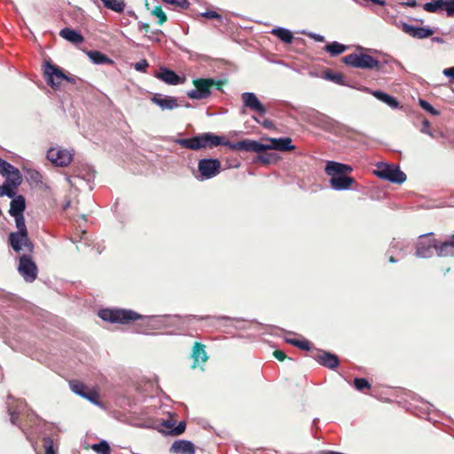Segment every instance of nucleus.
I'll return each instance as SVG.
<instances>
[{
    "instance_id": "nucleus-1",
    "label": "nucleus",
    "mask_w": 454,
    "mask_h": 454,
    "mask_svg": "<svg viewBox=\"0 0 454 454\" xmlns=\"http://www.w3.org/2000/svg\"><path fill=\"white\" fill-rule=\"evenodd\" d=\"M98 316L104 321L121 325L140 321L139 325H148L152 320L151 317L143 316L134 310L125 309H104L99 310Z\"/></svg>"
},
{
    "instance_id": "nucleus-2",
    "label": "nucleus",
    "mask_w": 454,
    "mask_h": 454,
    "mask_svg": "<svg viewBox=\"0 0 454 454\" xmlns=\"http://www.w3.org/2000/svg\"><path fill=\"white\" fill-rule=\"evenodd\" d=\"M325 170L328 176H332L330 184L335 190H347L355 183L353 177L346 176L352 171L349 165L328 161Z\"/></svg>"
},
{
    "instance_id": "nucleus-3",
    "label": "nucleus",
    "mask_w": 454,
    "mask_h": 454,
    "mask_svg": "<svg viewBox=\"0 0 454 454\" xmlns=\"http://www.w3.org/2000/svg\"><path fill=\"white\" fill-rule=\"evenodd\" d=\"M224 137L212 133H203L191 138L179 139L177 140V144L183 148L197 151L201 148H212L214 146L224 145Z\"/></svg>"
},
{
    "instance_id": "nucleus-4",
    "label": "nucleus",
    "mask_w": 454,
    "mask_h": 454,
    "mask_svg": "<svg viewBox=\"0 0 454 454\" xmlns=\"http://www.w3.org/2000/svg\"><path fill=\"white\" fill-rule=\"evenodd\" d=\"M341 60L345 65L354 68L380 70L382 67L379 60L365 53H351L343 57Z\"/></svg>"
},
{
    "instance_id": "nucleus-5",
    "label": "nucleus",
    "mask_w": 454,
    "mask_h": 454,
    "mask_svg": "<svg viewBox=\"0 0 454 454\" xmlns=\"http://www.w3.org/2000/svg\"><path fill=\"white\" fill-rule=\"evenodd\" d=\"M374 175L382 180L401 184L406 180V175L400 170L398 166L380 162L374 170Z\"/></svg>"
},
{
    "instance_id": "nucleus-6",
    "label": "nucleus",
    "mask_w": 454,
    "mask_h": 454,
    "mask_svg": "<svg viewBox=\"0 0 454 454\" xmlns=\"http://www.w3.org/2000/svg\"><path fill=\"white\" fill-rule=\"evenodd\" d=\"M439 240L436 239L433 233L421 235L416 245V255L427 258L433 255V250L437 253Z\"/></svg>"
},
{
    "instance_id": "nucleus-7",
    "label": "nucleus",
    "mask_w": 454,
    "mask_h": 454,
    "mask_svg": "<svg viewBox=\"0 0 454 454\" xmlns=\"http://www.w3.org/2000/svg\"><path fill=\"white\" fill-rule=\"evenodd\" d=\"M194 89L187 92V97L191 99H205L212 94L211 78H197L192 81Z\"/></svg>"
},
{
    "instance_id": "nucleus-8",
    "label": "nucleus",
    "mask_w": 454,
    "mask_h": 454,
    "mask_svg": "<svg viewBox=\"0 0 454 454\" xmlns=\"http://www.w3.org/2000/svg\"><path fill=\"white\" fill-rule=\"evenodd\" d=\"M224 146L229 147L233 151L254 152L257 153L267 151L265 144H262L258 141L251 139H244L237 143H232L227 139H224Z\"/></svg>"
},
{
    "instance_id": "nucleus-9",
    "label": "nucleus",
    "mask_w": 454,
    "mask_h": 454,
    "mask_svg": "<svg viewBox=\"0 0 454 454\" xmlns=\"http://www.w3.org/2000/svg\"><path fill=\"white\" fill-rule=\"evenodd\" d=\"M43 74L45 76L47 84L50 85L53 90H58L67 78V75L63 73L62 69L58 66L46 62L43 67Z\"/></svg>"
},
{
    "instance_id": "nucleus-10",
    "label": "nucleus",
    "mask_w": 454,
    "mask_h": 454,
    "mask_svg": "<svg viewBox=\"0 0 454 454\" xmlns=\"http://www.w3.org/2000/svg\"><path fill=\"white\" fill-rule=\"evenodd\" d=\"M18 270L27 282L31 283L37 278V266L28 255H22L20 257Z\"/></svg>"
},
{
    "instance_id": "nucleus-11",
    "label": "nucleus",
    "mask_w": 454,
    "mask_h": 454,
    "mask_svg": "<svg viewBox=\"0 0 454 454\" xmlns=\"http://www.w3.org/2000/svg\"><path fill=\"white\" fill-rule=\"evenodd\" d=\"M69 385L72 391L76 395L89 400L94 404H99V395L95 388H90L79 380H71Z\"/></svg>"
},
{
    "instance_id": "nucleus-12",
    "label": "nucleus",
    "mask_w": 454,
    "mask_h": 454,
    "mask_svg": "<svg viewBox=\"0 0 454 454\" xmlns=\"http://www.w3.org/2000/svg\"><path fill=\"white\" fill-rule=\"evenodd\" d=\"M69 385L72 391L76 395L89 400L94 404H99V395L95 388H90L79 380H71Z\"/></svg>"
},
{
    "instance_id": "nucleus-13",
    "label": "nucleus",
    "mask_w": 454,
    "mask_h": 454,
    "mask_svg": "<svg viewBox=\"0 0 454 454\" xmlns=\"http://www.w3.org/2000/svg\"><path fill=\"white\" fill-rule=\"evenodd\" d=\"M8 241L12 248L20 253L22 247L27 248L29 252H33L34 245L28 237V233L14 231L11 232L8 237Z\"/></svg>"
},
{
    "instance_id": "nucleus-14",
    "label": "nucleus",
    "mask_w": 454,
    "mask_h": 454,
    "mask_svg": "<svg viewBox=\"0 0 454 454\" xmlns=\"http://www.w3.org/2000/svg\"><path fill=\"white\" fill-rule=\"evenodd\" d=\"M47 158L56 166L67 167L71 163L73 154L67 149L54 147L47 152Z\"/></svg>"
},
{
    "instance_id": "nucleus-15",
    "label": "nucleus",
    "mask_w": 454,
    "mask_h": 454,
    "mask_svg": "<svg viewBox=\"0 0 454 454\" xmlns=\"http://www.w3.org/2000/svg\"><path fill=\"white\" fill-rule=\"evenodd\" d=\"M198 169L204 178L209 179L219 174L221 162L217 159H202L198 163Z\"/></svg>"
},
{
    "instance_id": "nucleus-16",
    "label": "nucleus",
    "mask_w": 454,
    "mask_h": 454,
    "mask_svg": "<svg viewBox=\"0 0 454 454\" xmlns=\"http://www.w3.org/2000/svg\"><path fill=\"white\" fill-rule=\"evenodd\" d=\"M0 174L4 176H6L8 183L12 184L14 187H18L22 182L20 170L1 158Z\"/></svg>"
},
{
    "instance_id": "nucleus-17",
    "label": "nucleus",
    "mask_w": 454,
    "mask_h": 454,
    "mask_svg": "<svg viewBox=\"0 0 454 454\" xmlns=\"http://www.w3.org/2000/svg\"><path fill=\"white\" fill-rule=\"evenodd\" d=\"M311 356L322 366H325L328 369L333 370L336 369L340 364V360L338 356L334 354H332L328 351L316 349Z\"/></svg>"
},
{
    "instance_id": "nucleus-18",
    "label": "nucleus",
    "mask_w": 454,
    "mask_h": 454,
    "mask_svg": "<svg viewBox=\"0 0 454 454\" xmlns=\"http://www.w3.org/2000/svg\"><path fill=\"white\" fill-rule=\"evenodd\" d=\"M423 9L428 12H437L445 10L448 17H454V0H433L426 3Z\"/></svg>"
},
{
    "instance_id": "nucleus-19",
    "label": "nucleus",
    "mask_w": 454,
    "mask_h": 454,
    "mask_svg": "<svg viewBox=\"0 0 454 454\" xmlns=\"http://www.w3.org/2000/svg\"><path fill=\"white\" fill-rule=\"evenodd\" d=\"M241 98L244 106L249 108L254 112H256L260 115H264L266 114V107L262 104V102L258 99L254 93L244 92L241 95Z\"/></svg>"
},
{
    "instance_id": "nucleus-20",
    "label": "nucleus",
    "mask_w": 454,
    "mask_h": 454,
    "mask_svg": "<svg viewBox=\"0 0 454 454\" xmlns=\"http://www.w3.org/2000/svg\"><path fill=\"white\" fill-rule=\"evenodd\" d=\"M402 30L410 36L417 39L427 38L434 33L431 28L413 27L407 23L402 24Z\"/></svg>"
},
{
    "instance_id": "nucleus-21",
    "label": "nucleus",
    "mask_w": 454,
    "mask_h": 454,
    "mask_svg": "<svg viewBox=\"0 0 454 454\" xmlns=\"http://www.w3.org/2000/svg\"><path fill=\"white\" fill-rule=\"evenodd\" d=\"M270 144L265 145L268 150H277L281 152H288L295 149V146L292 145V139L290 137H280V138H270Z\"/></svg>"
},
{
    "instance_id": "nucleus-22",
    "label": "nucleus",
    "mask_w": 454,
    "mask_h": 454,
    "mask_svg": "<svg viewBox=\"0 0 454 454\" xmlns=\"http://www.w3.org/2000/svg\"><path fill=\"white\" fill-rule=\"evenodd\" d=\"M205 348L206 346L204 344L197 341L194 342L192 350V358L193 359L192 368L200 366L207 361L208 356L207 355Z\"/></svg>"
},
{
    "instance_id": "nucleus-23",
    "label": "nucleus",
    "mask_w": 454,
    "mask_h": 454,
    "mask_svg": "<svg viewBox=\"0 0 454 454\" xmlns=\"http://www.w3.org/2000/svg\"><path fill=\"white\" fill-rule=\"evenodd\" d=\"M156 77L170 85L184 83L185 80L184 77L181 78L174 71L166 67H161L157 73Z\"/></svg>"
},
{
    "instance_id": "nucleus-24",
    "label": "nucleus",
    "mask_w": 454,
    "mask_h": 454,
    "mask_svg": "<svg viewBox=\"0 0 454 454\" xmlns=\"http://www.w3.org/2000/svg\"><path fill=\"white\" fill-rule=\"evenodd\" d=\"M151 101L159 106L161 110H173L178 106L176 98L169 96L163 98L160 94H154L151 98Z\"/></svg>"
},
{
    "instance_id": "nucleus-25",
    "label": "nucleus",
    "mask_w": 454,
    "mask_h": 454,
    "mask_svg": "<svg viewBox=\"0 0 454 454\" xmlns=\"http://www.w3.org/2000/svg\"><path fill=\"white\" fill-rule=\"evenodd\" d=\"M170 452L176 454H195V447L190 441L177 440L173 442Z\"/></svg>"
},
{
    "instance_id": "nucleus-26",
    "label": "nucleus",
    "mask_w": 454,
    "mask_h": 454,
    "mask_svg": "<svg viewBox=\"0 0 454 454\" xmlns=\"http://www.w3.org/2000/svg\"><path fill=\"white\" fill-rule=\"evenodd\" d=\"M437 255L440 257H454V235L448 240H439Z\"/></svg>"
},
{
    "instance_id": "nucleus-27",
    "label": "nucleus",
    "mask_w": 454,
    "mask_h": 454,
    "mask_svg": "<svg viewBox=\"0 0 454 454\" xmlns=\"http://www.w3.org/2000/svg\"><path fill=\"white\" fill-rule=\"evenodd\" d=\"M26 208L25 198L22 195L16 196L10 203L9 214L12 216L22 215Z\"/></svg>"
},
{
    "instance_id": "nucleus-28",
    "label": "nucleus",
    "mask_w": 454,
    "mask_h": 454,
    "mask_svg": "<svg viewBox=\"0 0 454 454\" xmlns=\"http://www.w3.org/2000/svg\"><path fill=\"white\" fill-rule=\"evenodd\" d=\"M59 35L74 44L82 43L84 41L83 36L80 33L68 27L61 29Z\"/></svg>"
},
{
    "instance_id": "nucleus-29",
    "label": "nucleus",
    "mask_w": 454,
    "mask_h": 454,
    "mask_svg": "<svg viewBox=\"0 0 454 454\" xmlns=\"http://www.w3.org/2000/svg\"><path fill=\"white\" fill-rule=\"evenodd\" d=\"M372 95L379 100L386 103L387 106H389L391 108H396L398 107V101L395 98L383 92L380 90H374L372 91Z\"/></svg>"
},
{
    "instance_id": "nucleus-30",
    "label": "nucleus",
    "mask_w": 454,
    "mask_h": 454,
    "mask_svg": "<svg viewBox=\"0 0 454 454\" xmlns=\"http://www.w3.org/2000/svg\"><path fill=\"white\" fill-rule=\"evenodd\" d=\"M271 34L276 35L286 43H291L294 40L293 33L290 30L283 27L274 28Z\"/></svg>"
},
{
    "instance_id": "nucleus-31",
    "label": "nucleus",
    "mask_w": 454,
    "mask_h": 454,
    "mask_svg": "<svg viewBox=\"0 0 454 454\" xmlns=\"http://www.w3.org/2000/svg\"><path fill=\"white\" fill-rule=\"evenodd\" d=\"M87 55L95 64H108L113 62L106 55L98 51H90L87 52Z\"/></svg>"
},
{
    "instance_id": "nucleus-32",
    "label": "nucleus",
    "mask_w": 454,
    "mask_h": 454,
    "mask_svg": "<svg viewBox=\"0 0 454 454\" xmlns=\"http://www.w3.org/2000/svg\"><path fill=\"white\" fill-rule=\"evenodd\" d=\"M104 6L115 12H122L126 6L124 0H101Z\"/></svg>"
},
{
    "instance_id": "nucleus-33",
    "label": "nucleus",
    "mask_w": 454,
    "mask_h": 454,
    "mask_svg": "<svg viewBox=\"0 0 454 454\" xmlns=\"http://www.w3.org/2000/svg\"><path fill=\"white\" fill-rule=\"evenodd\" d=\"M324 49L329 52L331 56H337L343 53L348 49V46L338 42H333L327 43Z\"/></svg>"
},
{
    "instance_id": "nucleus-34",
    "label": "nucleus",
    "mask_w": 454,
    "mask_h": 454,
    "mask_svg": "<svg viewBox=\"0 0 454 454\" xmlns=\"http://www.w3.org/2000/svg\"><path fill=\"white\" fill-rule=\"evenodd\" d=\"M324 78H325L336 84H339V85L345 84V80H344L343 74L340 73L333 72L330 69H327L324 72Z\"/></svg>"
},
{
    "instance_id": "nucleus-35",
    "label": "nucleus",
    "mask_w": 454,
    "mask_h": 454,
    "mask_svg": "<svg viewBox=\"0 0 454 454\" xmlns=\"http://www.w3.org/2000/svg\"><path fill=\"white\" fill-rule=\"evenodd\" d=\"M278 160V156L276 153H260L256 158L255 161L262 162L264 165L270 164L272 162H276Z\"/></svg>"
},
{
    "instance_id": "nucleus-36",
    "label": "nucleus",
    "mask_w": 454,
    "mask_h": 454,
    "mask_svg": "<svg viewBox=\"0 0 454 454\" xmlns=\"http://www.w3.org/2000/svg\"><path fill=\"white\" fill-rule=\"evenodd\" d=\"M354 387L358 391H364L365 389H370L372 385L370 382L364 378H355L353 381Z\"/></svg>"
},
{
    "instance_id": "nucleus-37",
    "label": "nucleus",
    "mask_w": 454,
    "mask_h": 454,
    "mask_svg": "<svg viewBox=\"0 0 454 454\" xmlns=\"http://www.w3.org/2000/svg\"><path fill=\"white\" fill-rule=\"evenodd\" d=\"M91 449L98 454H108L110 452V446L106 441L93 444Z\"/></svg>"
},
{
    "instance_id": "nucleus-38",
    "label": "nucleus",
    "mask_w": 454,
    "mask_h": 454,
    "mask_svg": "<svg viewBox=\"0 0 454 454\" xmlns=\"http://www.w3.org/2000/svg\"><path fill=\"white\" fill-rule=\"evenodd\" d=\"M152 14L159 19V25H162L164 22L167 21V15L160 6H155L154 9L152 11Z\"/></svg>"
},
{
    "instance_id": "nucleus-39",
    "label": "nucleus",
    "mask_w": 454,
    "mask_h": 454,
    "mask_svg": "<svg viewBox=\"0 0 454 454\" xmlns=\"http://www.w3.org/2000/svg\"><path fill=\"white\" fill-rule=\"evenodd\" d=\"M13 217L15 218L16 227L18 229L17 231L28 233L26 223H25L24 215H18V216H13Z\"/></svg>"
},
{
    "instance_id": "nucleus-40",
    "label": "nucleus",
    "mask_w": 454,
    "mask_h": 454,
    "mask_svg": "<svg viewBox=\"0 0 454 454\" xmlns=\"http://www.w3.org/2000/svg\"><path fill=\"white\" fill-rule=\"evenodd\" d=\"M419 106L426 110L427 112L430 113L431 114L437 116L440 114V112L436 109H434L430 103L424 99H419Z\"/></svg>"
},
{
    "instance_id": "nucleus-41",
    "label": "nucleus",
    "mask_w": 454,
    "mask_h": 454,
    "mask_svg": "<svg viewBox=\"0 0 454 454\" xmlns=\"http://www.w3.org/2000/svg\"><path fill=\"white\" fill-rule=\"evenodd\" d=\"M185 428H186L185 422L181 421V422H179V424L176 427H174V429L169 431V434L174 435V436L180 435L185 431Z\"/></svg>"
},
{
    "instance_id": "nucleus-42",
    "label": "nucleus",
    "mask_w": 454,
    "mask_h": 454,
    "mask_svg": "<svg viewBox=\"0 0 454 454\" xmlns=\"http://www.w3.org/2000/svg\"><path fill=\"white\" fill-rule=\"evenodd\" d=\"M166 3L176 5L181 9H188L190 4L187 0H163Z\"/></svg>"
},
{
    "instance_id": "nucleus-43",
    "label": "nucleus",
    "mask_w": 454,
    "mask_h": 454,
    "mask_svg": "<svg viewBox=\"0 0 454 454\" xmlns=\"http://www.w3.org/2000/svg\"><path fill=\"white\" fill-rule=\"evenodd\" d=\"M200 319L209 320L210 324H212V325H215L216 323H220L222 321H230L231 320V318L226 316H220V317L207 316L205 317H200Z\"/></svg>"
},
{
    "instance_id": "nucleus-44",
    "label": "nucleus",
    "mask_w": 454,
    "mask_h": 454,
    "mask_svg": "<svg viewBox=\"0 0 454 454\" xmlns=\"http://www.w3.org/2000/svg\"><path fill=\"white\" fill-rule=\"evenodd\" d=\"M43 446L45 448V454H56L53 449V442L51 438L43 439Z\"/></svg>"
},
{
    "instance_id": "nucleus-45",
    "label": "nucleus",
    "mask_w": 454,
    "mask_h": 454,
    "mask_svg": "<svg viewBox=\"0 0 454 454\" xmlns=\"http://www.w3.org/2000/svg\"><path fill=\"white\" fill-rule=\"evenodd\" d=\"M29 175V179L35 183V184H42L43 183V176L42 175L38 172V171H35V170H33V171H30L28 173Z\"/></svg>"
},
{
    "instance_id": "nucleus-46",
    "label": "nucleus",
    "mask_w": 454,
    "mask_h": 454,
    "mask_svg": "<svg viewBox=\"0 0 454 454\" xmlns=\"http://www.w3.org/2000/svg\"><path fill=\"white\" fill-rule=\"evenodd\" d=\"M148 62L145 59H142L139 62H137L134 65V67L137 71L139 72H145L146 68L148 67Z\"/></svg>"
},
{
    "instance_id": "nucleus-47",
    "label": "nucleus",
    "mask_w": 454,
    "mask_h": 454,
    "mask_svg": "<svg viewBox=\"0 0 454 454\" xmlns=\"http://www.w3.org/2000/svg\"><path fill=\"white\" fill-rule=\"evenodd\" d=\"M296 348H299L302 350L309 351L311 350V344L307 340H300V341L297 343Z\"/></svg>"
},
{
    "instance_id": "nucleus-48",
    "label": "nucleus",
    "mask_w": 454,
    "mask_h": 454,
    "mask_svg": "<svg viewBox=\"0 0 454 454\" xmlns=\"http://www.w3.org/2000/svg\"><path fill=\"white\" fill-rule=\"evenodd\" d=\"M202 16L207 19H216L219 20H222V16L215 11H207L202 13Z\"/></svg>"
},
{
    "instance_id": "nucleus-49",
    "label": "nucleus",
    "mask_w": 454,
    "mask_h": 454,
    "mask_svg": "<svg viewBox=\"0 0 454 454\" xmlns=\"http://www.w3.org/2000/svg\"><path fill=\"white\" fill-rule=\"evenodd\" d=\"M176 421L173 419L166 420L162 423V426L167 429L166 433L169 434V431L174 429L176 427Z\"/></svg>"
},
{
    "instance_id": "nucleus-50",
    "label": "nucleus",
    "mask_w": 454,
    "mask_h": 454,
    "mask_svg": "<svg viewBox=\"0 0 454 454\" xmlns=\"http://www.w3.org/2000/svg\"><path fill=\"white\" fill-rule=\"evenodd\" d=\"M253 119L260 123L262 126H263L264 128H267V129H271L273 127V123L270 120H264L263 121H261L258 118H256L255 116H253Z\"/></svg>"
},
{
    "instance_id": "nucleus-51",
    "label": "nucleus",
    "mask_w": 454,
    "mask_h": 454,
    "mask_svg": "<svg viewBox=\"0 0 454 454\" xmlns=\"http://www.w3.org/2000/svg\"><path fill=\"white\" fill-rule=\"evenodd\" d=\"M273 356L278 361H284L287 357L285 352L279 349L273 351Z\"/></svg>"
},
{
    "instance_id": "nucleus-52",
    "label": "nucleus",
    "mask_w": 454,
    "mask_h": 454,
    "mask_svg": "<svg viewBox=\"0 0 454 454\" xmlns=\"http://www.w3.org/2000/svg\"><path fill=\"white\" fill-rule=\"evenodd\" d=\"M4 187V192H12V198L15 196V191L14 189L16 187H14L12 184H11L10 183H8V181L6 180V183L3 185Z\"/></svg>"
},
{
    "instance_id": "nucleus-53",
    "label": "nucleus",
    "mask_w": 454,
    "mask_h": 454,
    "mask_svg": "<svg viewBox=\"0 0 454 454\" xmlns=\"http://www.w3.org/2000/svg\"><path fill=\"white\" fill-rule=\"evenodd\" d=\"M9 413H10V417H11L10 419H11L12 424L18 425L19 414L17 412L11 411H9Z\"/></svg>"
},
{
    "instance_id": "nucleus-54",
    "label": "nucleus",
    "mask_w": 454,
    "mask_h": 454,
    "mask_svg": "<svg viewBox=\"0 0 454 454\" xmlns=\"http://www.w3.org/2000/svg\"><path fill=\"white\" fill-rule=\"evenodd\" d=\"M211 82H213L212 88L215 87L219 90H222L223 85L224 84V82L221 80H215L211 78Z\"/></svg>"
},
{
    "instance_id": "nucleus-55",
    "label": "nucleus",
    "mask_w": 454,
    "mask_h": 454,
    "mask_svg": "<svg viewBox=\"0 0 454 454\" xmlns=\"http://www.w3.org/2000/svg\"><path fill=\"white\" fill-rule=\"evenodd\" d=\"M443 74L448 76V77H451L454 79V67H450V68H445L443 70Z\"/></svg>"
},
{
    "instance_id": "nucleus-56",
    "label": "nucleus",
    "mask_w": 454,
    "mask_h": 454,
    "mask_svg": "<svg viewBox=\"0 0 454 454\" xmlns=\"http://www.w3.org/2000/svg\"><path fill=\"white\" fill-rule=\"evenodd\" d=\"M8 196L9 198H12V192H4V187L3 185L0 186V197H3V196Z\"/></svg>"
},
{
    "instance_id": "nucleus-57",
    "label": "nucleus",
    "mask_w": 454,
    "mask_h": 454,
    "mask_svg": "<svg viewBox=\"0 0 454 454\" xmlns=\"http://www.w3.org/2000/svg\"><path fill=\"white\" fill-rule=\"evenodd\" d=\"M300 341V340L296 339H287L286 342L293 345L294 347H296L297 343Z\"/></svg>"
},
{
    "instance_id": "nucleus-58",
    "label": "nucleus",
    "mask_w": 454,
    "mask_h": 454,
    "mask_svg": "<svg viewBox=\"0 0 454 454\" xmlns=\"http://www.w3.org/2000/svg\"><path fill=\"white\" fill-rule=\"evenodd\" d=\"M149 28H150V25L148 23H143L141 26H140V29L141 30H144L145 32H148L149 31Z\"/></svg>"
},
{
    "instance_id": "nucleus-59",
    "label": "nucleus",
    "mask_w": 454,
    "mask_h": 454,
    "mask_svg": "<svg viewBox=\"0 0 454 454\" xmlns=\"http://www.w3.org/2000/svg\"><path fill=\"white\" fill-rule=\"evenodd\" d=\"M313 38L317 42H324L325 40L324 36L320 35H314Z\"/></svg>"
},
{
    "instance_id": "nucleus-60",
    "label": "nucleus",
    "mask_w": 454,
    "mask_h": 454,
    "mask_svg": "<svg viewBox=\"0 0 454 454\" xmlns=\"http://www.w3.org/2000/svg\"><path fill=\"white\" fill-rule=\"evenodd\" d=\"M432 41L435 42V43H444V40L442 37H438V36L433 37Z\"/></svg>"
},
{
    "instance_id": "nucleus-61",
    "label": "nucleus",
    "mask_w": 454,
    "mask_h": 454,
    "mask_svg": "<svg viewBox=\"0 0 454 454\" xmlns=\"http://www.w3.org/2000/svg\"><path fill=\"white\" fill-rule=\"evenodd\" d=\"M407 5L411 6V7H415V6H417V2L415 0L409 1L407 3Z\"/></svg>"
},
{
    "instance_id": "nucleus-62",
    "label": "nucleus",
    "mask_w": 454,
    "mask_h": 454,
    "mask_svg": "<svg viewBox=\"0 0 454 454\" xmlns=\"http://www.w3.org/2000/svg\"><path fill=\"white\" fill-rule=\"evenodd\" d=\"M65 81H67L68 82H71V83H75V79L74 78H72V77H69L67 75V78H64Z\"/></svg>"
},
{
    "instance_id": "nucleus-63",
    "label": "nucleus",
    "mask_w": 454,
    "mask_h": 454,
    "mask_svg": "<svg viewBox=\"0 0 454 454\" xmlns=\"http://www.w3.org/2000/svg\"><path fill=\"white\" fill-rule=\"evenodd\" d=\"M388 261H389V262H396V260L395 259V257H394V256H392V255H391V256H389Z\"/></svg>"
},
{
    "instance_id": "nucleus-64",
    "label": "nucleus",
    "mask_w": 454,
    "mask_h": 454,
    "mask_svg": "<svg viewBox=\"0 0 454 454\" xmlns=\"http://www.w3.org/2000/svg\"><path fill=\"white\" fill-rule=\"evenodd\" d=\"M423 124H424V126H429V121H425Z\"/></svg>"
}]
</instances>
